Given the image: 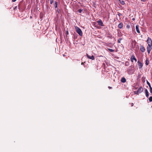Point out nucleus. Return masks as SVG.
<instances>
[{
    "label": "nucleus",
    "mask_w": 152,
    "mask_h": 152,
    "mask_svg": "<svg viewBox=\"0 0 152 152\" xmlns=\"http://www.w3.org/2000/svg\"><path fill=\"white\" fill-rule=\"evenodd\" d=\"M75 28L76 32L80 36H82L83 35L81 29L77 26H75Z\"/></svg>",
    "instance_id": "nucleus-1"
},
{
    "label": "nucleus",
    "mask_w": 152,
    "mask_h": 152,
    "mask_svg": "<svg viewBox=\"0 0 152 152\" xmlns=\"http://www.w3.org/2000/svg\"><path fill=\"white\" fill-rule=\"evenodd\" d=\"M147 42L148 44V45H152V39L149 37H148V39L147 40Z\"/></svg>",
    "instance_id": "nucleus-2"
},
{
    "label": "nucleus",
    "mask_w": 152,
    "mask_h": 152,
    "mask_svg": "<svg viewBox=\"0 0 152 152\" xmlns=\"http://www.w3.org/2000/svg\"><path fill=\"white\" fill-rule=\"evenodd\" d=\"M152 45H148L147 47V50L149 54L150 53V51L152 49Z\"/></svg>",
    "instance_id": "nucleus-3"
},
{
    "label": "nucleus",
    "mask_w": 152,
    "mask_h": 152,
    "mask_svg": "<svg viewBox=\"0 0 152 152\" xmlns=\"http://www.w3.org/2000/svg\"><path fill=\"white\" fill-rule=\"evenodd\" d=\"M130 60L132 62H133V60H134L135 62H136L137 61L136 58H135L134 55H132V56L130 58Z\"/></svg>",
    "instance_id": "nucleus-4"
},
{
    "label": "nucleus",
    "mask_w": 152,
    "mask_h": 152,
    "mask_svg": "<svg viewBox=\"0 0 152 152\" xmlns=\"http://www.w3.org/2000/svg\"><path fill=\"white\" fill-rule=\"evenodd\" d=\"M86 56L88 58L94 60L95 59L94 57L93 56H90L88 54H86Z\"/></svg>",
    "instance_id": "nucleus-5"
},
{
    "label": "nucleus",
    "mask_w": 152,
    "mask_h": 152,
    "mask_svg": "<svg viewBox=\"0 0 152 152\" xmlns=\"http://www.w3.org/2000/svg\"><path fill=\"white\" fill-rule=\"evenodd\" d=\"M137 63H138L139 68L140 69L142 68L143 66L142 64L139 61H137Z\"/></svg>",
    "instance_id": "nucleus-6"
},
{
    "label": "nucleus",
    "mask_w": 152,
    "mask_h": 152,
    "mask_svg": "<svg viewBox=\"0 0 152 152\" xmlns=\"http://www.w3.org/2000/svg\"><path fill=\"white\" fill-rule=\"evenodd\" d=\"M97 22L98 23L99 25L101 26H103V23L102 22V21L101 20H99L97 21Z\"/></svg>",
    "instance_id": "nucleus-7"
},
{
    "label": "nucleus",
    "mask_w": 152,
    "mask_h": 152,
    "mask_svg": "<svg viewBox=\"0 0 152 152\" xmlns=\"http://www.w3.org/2000/svg\"><path fill=\"white\" fill-rule=\"evenodd\" d=\"M143 91V89L142 87H140L137 91V92L139 93V94L141 93Z\"/></svg>",
    "instance_id": "nucleus-8"
},
{
    "label": "nucleus",
    "mask_w": 152,
    "mask_h": 152,
    "mask_svg": "<svg viewBox=\"0 0 152 152\" xmlns=\"http://www.w3.org/2000/svg\"><path fill=\"white\" fill-rule=\"evenodd\" d=\"M140 50L141 51H142V52H145V48L143 46H142L140 47Z\"/></svg>",
    "instance_id": "nucleus-9"
},
{
    "label": "nucleus",
    "mask_w": 152,
    "mask_h": 152,
    "mask_svg": "<svg viewBox=\"0 0 152 152\" xmlns=\"http://www.w3.org/2000/svg\"><path fill=\"white\" fill-rule=\"evenodd\" d=\"M139 26L138 25H137L136 26V30L137 32L138 33H140V31L139 29Z\"/></svg>",
    "instance_id": "nucleus-10"
},
{
    "label": "nucleus",
    "mask_w": 152,
    "mask_h": 152,
    "mask_svg": "<svg viewBox=\"0 0 152 152\" xmlns=\"http://www.w3.org/2000/svg\"><path fill=\"white\" fill-rule=\"evenodd\" d=\"M123 26V24L121 23H120L118 26V27L119 28H121Z\"/></svg>",
    "instance_id": "nucleus-11"
},
{
    "label": "nucleus",
    "mask_w": 152,
    "mask_h": 152,
    "mask_svg": "<svg viewBox=\"0 0 152 152\" xmlns=\"http://www.w3.org/2000/svg\"><path fill=\"white\" fill-rule=\"evenodd\" d=\"M149 63V60L148 58H147L145 61V64L148 65Z\"/></svg>",
    "instance_id": "nucleus-12"
},
{
    "label": "nucleus",
    "mask_w": 152,
    "mask_h": 152,
    "mask_svg": "<svg viewBox=\"0 0 152 152\" xmlns=\"http://www.w3.org/2000/svg\"><path fill=\"white\" fill-rule=\"evenodd\" d=\"M121 81L122 83H124L126 82V79L124 77H123L121 79Z\"/></svg>",
    "instance_id": "nucleus-13"
},
{
    "label": "nucleus",
    "mask_w": 152,
    "mask_h": 152,
    "mask_svg": "<svg viewBox=\"0 0 152 152\" xmlns=\"http://www.w3.org/2000/svg\"><path fill=\"white\" fill-rule=\"evenodd\" d=\"M145 93L146 94V96L147 97H148L149 96V93L147 89H145Z\"/></svg>",
    "instance_id": "nucleus-14"
},
{
    "label": "nucleus",
    "mask_w": 152,
    "mask_h": 152,
    "mask_svg": "<svg viewBox=\"0 0 152 152\" xmlns=\"http://www.w3.org/2000/svg\"><path fill=\"white\" fill-rule=\"evenodd\" d=\"M57 5H58L57 2L56 1H55V8L56 9V8H57Z\"/></svg>",
    "instance_id": "nucleus-15"
},
{
    "label": "nucleus",
    "mask_w": 152,
    "mask_h": 152,
    "mask_svg": "<svg viewBox=\"0 0 152 152\" xmlns=\"http://www.w3.org/2000/svg\"><path fill=\"white\" fill-rule=\"evenodd\" d=\"M147 83L148 85L149 86V88H151V86L150 84L148 81H147Z\"/></svg>",
    "instance_id": "nucleus-16"
},
{
    "label": "nucleus",
    "mask_w": 152,
    "mask_h": 152,
    "mask_svg": "<svg viewBox=\"0 0 152 152\" xmlns=\"http://www.w3.org/2000/svg\"><path fill=\"white\" fill-rule=\"evenodd\" d=\"M108 49L110 51L112 52H113L114 51V50L112 49L108 48Z\"/></svg>",
    "instance_id": "nucleus-17"
},
{
    "label": "nucleus",
    "mask_w": 152,
    "mask_h": 152,
    "mask_svg": "<svg viewBox=\"0 0 152 152\" xmlns=\"http://www.w3.org/2000/svg\"><path fill=\"white\" fill-rule=\"evenodd\" d=\"M149 100L150 102H152V96H150L149 99Z\"/></svg>",
    "instance_id": "nucleus-18"
},
{
    "label": "nucleus",
    "mask_w": 152,
    "mask_h": 152,
    "mask_svg": "<svg viewBox=\"0 0 152 152\" xmlns=\"http://www.w3.org/2000/svg\"><path fill=\"white\" fill-rule=\"evenodd\" d=\"M122 39V38H119L118 40V43H121V40Z\"/></svg>",
    "instance_id": "nucleus-19"
},
{
    "label": "nucleus",
    "mask_w": 152,
    "mask_h": 152,
    "mask_svg": "<svg viewBox=\"0 0 152 152\" xmlns=\"http://www.w3.org/2000/svg\"><path fill=\"white\" fill-rule=\"evenodd\" d=\"M120 3L122 4V5H124L125 4L124 2L123 1H120Z\"/></svg>",
    "instance_id": "nucleus-20"
},
{
    "label": "nucleus",
    "mask_w": 152,
    "mask_h": 152,
    "mask_svg": "<svg viewBox=\"0 0 152 152\" xmlns=\"http://www.w3.org/2000/svg\"><path fill=\"white\" fill-rule=\"evenodd\" d=\"M134 93L135 94H137V95H138L139 94V93L137 92V91H135L134 92Z\"/></svg>",
    "instance_id": "nucleus-21"
},
{
    "label": "nucleus",
    "mask_w": 152,
    "mask_h": 152,
    "mask_svg": "<svg viewBox=\"0 0 152 152\" xmlns=\"http://www.w3.org/2000/svg\"><path fill=\"white\" fill-rule=\"evenodd\" d=\"M82 11L83 10L81 9H79L78 10V12L79 13H81Z\"/></svg>",
    "instance_id": "nucleus-22"
},
{
    "label": "nucleus",
    "mask_w": 152,
    "mask_h": 152,
    "mask_svg": "<svg viewBox=\"0 0 152 152\" xmlns=\"http://www.w3.org/2000/svg\"><path fill=\"white\" fill-rule=\"evenodd\" d=\"M50 4H52L53 2V0H50Z\"/></svg>",
    "instance_id": "nucleus-23"
},
{
    "label": "nucleus",
    "mask_w": 152,
    "mask_h": 152,
    "mask_svg": "<svg viewBox=\"0 0 152 152\" xmlns=\"http://www.w3.org/2000/svg\"><path fill=\"white\" fill-rule=\"evenodd\" d=\"M108 88L109 89H111L112 88V87L110 86H109Z\"/></svg>",
    "instance_id": "nucleus-24"
},
{
    "label": "nucleus",
    "mask_w": 152,
    "mask_h": 152,
    "mask_svg": "<svg viewBox=\"0 0 152 152\" xmlns=\"http://www.w3.org/2000/svg\"><path fill=\"white\" fill-rule=\"evenodd\" d=\"M16 1V0H12V1L13 2H14L15 1Z\"/></svg>",
    "instance_id": "nucleus-25"
},
{
    "label": "nucleus",
    "mask_w": 152,
    "mask_h": 152,
    "mask_svg": "<svg viewBox=\"0 0 152 152\" xmlns=\"http://www.w3.org/2000/svg\"><path fill=\"white\" fill-rule=\"evenodd\" d=\"M81 65H84V63L82 62L81 63Z\"/></svg>",
    "instance_id": "nucleus-26"
},
{
    "label": "nucleus",
    "mask_w": 152,
    "mask_h": 152,
    "mask_svg": "<svg viewBox=\"0 0 152 152\" xmlns=\"http://www.w3.org/2000/svg\"><path fill=\"white\" fill-rule=\"evenodd\" d=\"M59 11H60V10H57V12H58V13H59Z\"/></svg>",
    "instance_id": "nucleus-27"
},
{
    "label": "nucleus",
    "mask_w": 152,
    "mask_h": 152,
    "mask_svg": "<svg viewBox=\"0 0 152 152\" xmlns=\"http://www.w3.org/2000/svg\"><path fill=\"white\" fill-rule=\"evenodd\" d=\"M133 104H133V103H132L131 106H133Z\"/></svg>",
    "instance_id": "nucleus-28"
},
{
    "label": "nucleus",
    "mask_w": 152,
    "mask_h": 152,
    "mask_svg": "<svg viewBox=\"0 0 152 152\" xmlns=\"http://www.w3.org/2000/svg\"><path fill=\"white\" fill-rule=\"evenodd\" d=\"M141 1H145V0H141Z\"/></svg>",
    "instance_id": "nucleus-29"
},
{
    "label": "nucleus",
    "mask_w": 152,
    "mask_h": 152,
    "mask_svg": "<svg viewBox=\"0 0 152 152\" xmlns=\"http://www.w3.org/2000/svg\"><path fill=\"white\" fill-rule=\"evenodd\" d=\"M118 15L119 16H120L121 15V13H119L118 14Z\"/></svg>",
    "instance_id": "nucleus-30"
},
{
    "label": "nucleus",
    "mask_w": 152,
    "mask_h": 152,
    "mask_svg": "<svg viewBox=\"0 0 152 152\" xmlns=\"http://www.w3.org/2000/svg\"><path fill=\"white\" fill-rule=\"evenodd\" d=\"M67 34H68V33L67 31Z\"/></svg>",
    "instance_id": "nucleus-31"
},
{
    "label": "nucleus",
    "mask_w": 152,
    "mask_h": 152,
    "mask_svg": "<svg viewBox=\"0 0 152 152\" xmlns=\"http://www.w3.org/2000/svg\"><path fill=\"white\" fill-rule=\"evenodd\" d=\"M132 20H134V18H133V19H132Z\"/></svg>",
    "instance_id": "nucleus-32"
},
{
    "label": "nucleus",
    "mask_w": 152,
    "mask_h": 152,
    "mask_svg": "<svg viewBox=\"0 0 152 152\" xmlns=\"http://www.w3.org/2000/svg\"><path fill=\"white\" fill-rule=\"evenodd\" d=\"M119 0V1H120V0Z\"/></svg>",
    "instance_id": "nucleus-33"
}]
</instances>
